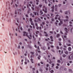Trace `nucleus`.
<instances>
[{
  "label": "nucleus",
  "instance_id": "obj_16",
  "mask_svg": "<svg viewBox=\"0 0 73 73\" xmlns=\"http://www.w3.org/2000/svg\"><path fill=\"white\" fill-rule=\"evenodd\" d=\"M38 33H39V31H36V34H38Z\"/></svg>",
  "mask_w": 73,
  "mask_h": 73
},
{
  "label": "nucleus",
  "instance_id": "obj_10",
  "mask_svg": "<svg viewBox=\"0 0 73 73\" xmlns=\"http://www.w3.org/2000/svg\"><path fill=\"white\" fill-rule=\"evenodd\" d=\"M33 13H34V14L35 15V16H36V15H37V13H36V12L35 11L33 12Z\"/></svg>",
  "mask_w": 73,
  "mask_h": 73
},
{
  "label": "nucleus",
  "instance_id": "obj_58",
  "mask_svg": "<svg viewBox=\"0 0 73 73\" xmlns=\"http://www.w3.org/2000/svg\"><path fill=\"white\" fill-rule=\"evenodd\" d=\"M35 48H37V46H36V45H35Z\"/></svg>",
  "mask_w": 73,
  "mask_h": 73
},
{
  "label": "nucleus",
  "instance_id": "obj_38",
  "mask_svg": "<svg viewBox=\"0 0 73 73\" xmlns=\"http://www.w3.org/2000/svg\"><path fill=\"white\" fill-rule=\"evenodd\" d=\"M57 62L58 63H60V60H58Z\"/></svg>",
  "mask_w": 73,
  "mask_h": 73
},
{
  "label": "nucleus",
  "instance_id": "obj_12",
  "mask_svg": "<svg viewBox=\"0 0 73 73\" xmlns=\"http://www.w3.org/2000/svg\"><path fill=\"white\" fill-rule=\"evenodd\" d=\"M40 13L41 15H42L43 14V12L42 11L40 10Z\"/></svg>",
  "mask_w": 73,
  "mask_h": 73
},
{
  "label": "nucleus",
  "instance_id": "obj_22",
  "mask_svg": "<svg viewBox=\"0 0 73 73\" xmlns=\"http://www.w3.org/2000/svg\"><path fill=\"white\" fill-rule=\"evenodd\" d=\"M29 20H30V22H32V19H31V18H30V19Z\"/></svg>",
  "mask_w": 73,
  "mask_h": 73
},
{
  "label": "nucleus",
  "instance_id": "obj_40",
  "mask_svg": "<svg viewBox=\"0 0 73 73\" xmlns=\"http://www.w3.org/2000/svg\"><path fill=\"white\" fill-rule=\"evenodd\" d=\"M65 13L66 15H67V14H68V11H66Z\"/></svg>",
  "mask_w": 73,
  "mask_h": 73
},
{
  "label": "nucleus",
  "instance_id": "obj_48",
  "mask_svg": "<svg viewBox=\"0 0 73 73\" xmlns=\"http://www.w3.org/2000/svg\"><path fill=\"white\" fill-rule=\"evenodd\" d=\"M12 2L11 3V4L12 5L13 4V0H12Z\"/></svg>",
  "mask_w": 73,
  "mask_h": 73
},
{
  "label": "nucleus",
  "instance_id": "obj_57",
  "mask_svg": "<svg viewBox=\"0 0 73 73\" xmlns=\"http://www.w3.org/2000/svg\"><path fill=\"white\" fill-rule=\"evenodd\" d=\"M34 21H35V23H37V21H36V20H34Z\"/></svg>",
  "mask_w": 73,
  "mask_h": 73
},
{
  "label": "nucleus",
  "instance_id": "obj_13",
  "mask_svg": "<svg viewBox=\"0 0 73 73\" xmlns=\"http://www.w3.org/2000/svg\"><path fill=\"white\" fill-rule=\"evenodd\" d=\"M52 68H53V66H54V64H52Z\"/></svg>",
  "mask_w": 73,
  "mask_h": 73
},
{
  "label": "nucleus",
  "instance_id": "obj_64",
  "mask_svg": "<svg viewBox=\"0 0 73 73\" xmlns=\"http://www.w3.org/2000/svg\"><path fill=\"white\" fill-rule=\"evenodd\" d=\"M28 31H29V32H30V29H28Z\"/></svg>",
  "mask_w": 73,
  "mask_h": 73
},
{
  "label": "nucleus",
  "instance_id": "obj_55",
  "mask_svg": "<svg viewBox=\"0 0 73 73\" xmlns=\"http://www.w3.org/2000/svg\"><path fill=\"white\" fill-rule=\"evenodd\" d=\"M55 8H57V5H55Z\"/></svg>",
  "mask_w": 73,
  "mask_h": 73
},
{
  "label": "nucleus",
  "instance_id": "obj_41",
  "mask_svg": "<svg viewBox=\"0 0 73 73\" xmlns=\"http://www.w3.org/2000/svg\"><path fill=\"white\" fill-rule=\"evenodd\" d=\"M50 33H51V34H53V31H50Z\"/></svg>",
  "mask_w": 73,
  "mask_h": 73
},
{
  "label": "nucleus",
  "instance_id": "obj_43",
  "mask_svg": "<svg viewBox=\"0 0 73 73\" xmlns=\"http://www.w3.org/2000/svg\"><path fill=\"white\" fill-rule=\"evenodd\" d=\"M54 5H53L52 7H51V8H52V9H54Z\"/></svg>",
  "mask_w": 73,
  "mask_h": 73
},
{
  "label": "nucleus",
  "instance_id": "obj_30",
  "mask_svg": "<svg viewBox=\"0 0 73 73\" xmlns=\"http://www.w3.org/2000/svg\"><path fill=\"white\" fill-rule=\"evenodd\" d=\"M54 72V71L53 70H52L51 71H50V72L51 73H53Z\"/></svg>",
  "mask_w": 73,
  "mask_h": 73
},
{
  "label": "nucleus",
  "instance_id": "obj_24",
  "mask_svg": "<svg viewBox=\"0 0 73 73\" xmlns=\"http://www.w3.org/2000/svg\"><path fill=\"white\" fill-rule=\"evenodd\" d=\"M65 54H68V51H66L65 52Z\"/></svg>",
  "mask_w": 73,
  "mask_h": 73
},
{
  "label": "nucleus",
  "instance_id": "obj_23",
  "mask_svg": "<svg viewBox=\"0 0 73 73\" xmlns=\"http://www.w3.org/2000/svg\"><path fill=\"white\" fill-rule=\"evenodd\" d=\"M68 42H69V43H70L71 44H72V43H71V42L70 41V40H68Z\"/></svg>",
  "mask_w": 73,
  "mask_h": 73
},
{
  "label": "nucleus",
  "instance_id": "obj_34",
  "mask_svg": "<svg viewBox=\"0 0 73 73\" xmlns=\"http://www.w3.org/2000/svg\"><path fill=\"white\" fill-rule=\"evenodd\" d=\"M31 8H32V9L33 10V11H35V9L34 8L31 7Z\"/></svg>",
  "mask_w": 73,
  "mask_h": 73
},
{
  "label": "nucleus",
  "instance_id": "obj_11",
  "mask_svg": "<svg viewBox=\"0 0 73 73\" xmlns=\"http://www.w3.org/2000/svg\"><path fill=\"white\" fill-rule=\"evenodd\" d=\"M60 37V34H57L56 35V37H57L58 38Z\"/></svg>",
  "mask_w": 73,
  "mask_h": 73
},
{
  "label": "nucleus",
  "instance_id": "obj_50",
  "mask_svg": "<svg viewBox=\"0 0 73 73\" xmlns=\"http://www.w3.org/2000/svg\"><path fill=\"white\" fill-rule=\"evenodd\" d=\"M40 70L41 72H42V69H40Z\"/></svg>",
  "mask_w": 73,
  "mask_h": 73
},
{
  "label": "nucleus",
  "instance_id": "obj_21",
  "mask_svg": "<svg viewBox=\"0 0 73 73\" xmlns=\"http://www.w3.org/2000/svg\"><path fill=\"white\" fill-rule=\"evenodd\" d=\"M51 51L54 53L55 52V51H54V50L53 49H52L51 50Z\"/></svg>",
  "mask_w": 73,
  "mask_h": 73
},
{
  "label": "nucleus",
  "instance_id": "obj_8",
  "mask_svg": "<svg viewBox=\"0 0 73 73\" xmlns=\"http://www.w3.org/2000/svg\"><path fill=\"white\" fill-rule=\"evenodd\" d=\"M36 1L37 2L36 3V5H38V2H39V1L38 0H36Z\"/></svg>",
  "mask_w": 73,
  "mask_h": 73
},
{
  "label": "nucleus",
  "instance_id": "obj_31",
  "mask_svg": "<svg viewBox=\"0 0 73 73\" xmlns=\"http://www.w3.org/2000/svg\"><path fill=\"white\" fill-rule=\"evenodd\" d=\"M33 37L34 38V40H36V39L35 38V36L33 35Z\"/></svg>",
  "mask_w": 73,
  "mask_h": 73
},
{
  "label": "nucleus",
  "instance_id": "obj_33",
  "mask_svg": "<svg viewBox=\"0 0 73 73\" xmlns=\"http://www.w3.org/2000/svg\"><path fill=\"white\" fill-rule=\"evenodd\" d=\"M35 24V26H36V27H38V24H37V23H36Z\"/></svg>",
  "mask_w": 73,
  "mask_h": 73
},
{
  "label": "nucleus",
  "instance_id": "obj_42",
  "mask_svg": "<svg viewBox=\"0 0 73 73\" xmlns=\"http://www.w3.org/2000/svg\"><path fill=\"white\" fill-rule=\"evenodd\" d=\"M71 60H73V56L72 55V56H71Z\"/></svg>",
  "mask_w": 73,
  "mask_h": 73
},
{
  "label": "nucleus",
  "instance_id": "obj_7",
  "mask_svg": "<svg viewBox=\"0 0 73 73\" xmlns=\"http://www.w3.org/2000/svg\"><path fill=\"white\" fill-rule=\"evenodd\" d=\"M65 31H66V33H68V32L67 31H68V29H67V28L65 27Z\"/></svg>",
  "mask_w": 73,
  "mask_h": 73
},
{
  "label": "nucleus",
  "instance_id": "obj_1",
  "mask_svg": "<svg viewBox=\"0 0 73 73\" xmlns=\"http://www.w3.org/2000/svg\"><path fill=\"white\" fill-rule=\"evenodd\" d=\"M23 33H24L23 36H27V37H28V38H29L30 40H31V38H32V35H31V34H30V37H29V36H28V33H26L25 31H23Z\"/></svg>",
  "mask_w": 73,
  "mask_h": 73
},
{
  "label": "nucleus",
  "instance_id": "obj_26",
  "mask_svg": "<svg viewBox=\"0 0 73 73\" xmlns=\"http://www.w3.org/2000/svg\"><path fill=\"white\" fill-rule=\"evenodd\" d=\"M49 60L50 61V62H49V63H50V64H51V63H52V61H51V60L50 59H49Z\"/></svg>",
  "mask_w": 73,
  "mask_h": 73
},
{
  "label": "nucleus",
  "instance_id": "obj_19",
  "mask_svg": "<svg viewBox=\"0 0 73 73\" xmlns=\"http://www.w3.org/2000/svg\"><path fill=\"white\" fill-rule=\"evenodd\" d=\"M46 49V47H44L43 48V50H45Z\"/></svg>",
  "mask_w": 73,
  "mask_h": 73
},
{
  "label": "nucleus",
  "instance_id": "obj_60",
  "mask_svg": "<svg viewBox=\"0 0 73 73\" xmlns=\"http://www.w3.org/2000/svg\"><path fill=\"white\" fill-rule=\"evenodd\" d=\"M27 62H29V60H27Z\"/></svg>",
  "mask_w": 73,
  "mask_h": 73
},
{
  "label": "nucleus",
  "instance_id": "obj_51",
  "mask_svg": "<svg viewBox=\"0 0 73 73\" xmlns=\"http://www.w3.org/2000/svg\"><path fill=\"white\" fill-rule=\"evenodd\" d=\"M56 69H58V66H56Z\"/></svg>",
  "mask_w": 73,
  "mask_h": 73
},
{
  "label": "nucleus",
  "instance_id": "obj_6",
  "mask_svg": "<svg viewBox=\"0 0 73 73\" xmlns=\"http://www.w3.org/2000/svg\"><path fill=\"white\" fill-rule=\"evenodd\" d=\"M50 38L51 39V41H53V37L52 36H50Z\"/></svg>",
  "mask_w": 73,
  "mask_h": 73
},
{
  "label": "nucleus",
  "instance_id": "obj_5",
  "mask_svg": "<svg viewBox=\"0 0 73 73\" xmlns=\"http://www.w3.org/2000/svg\"><path fill=\"white\" fill-rule=\"evenodd\" d=\"M44 33L45 34V36H46V37H47V36H48V34H47L46 32H45V31H44Z\"/></svg>",
  "mask_w": 73,
  "mask_h": 73
},
{
  "label": "nucleus",
  "instance_id": "obj_36",
  "mask_svg": "<svg viewBox=\"0 0 73 73\" xmlns=\"http://www.w3.org/2000/svg\"><path fill=\"white\" fill-rule=\"evenodd\" d=\"M49 43H50V44H53V42H49Z\"/></svg>",
  "mask_w": 73,
  "mask_h": 73
},
{
  "label": "nucleus",
  "instance_id": "obj_44",
  "mask_svg": "<svg viewBox=\"0 0 73 73\" xmlns=\"http://www.w3.org/2000/svg\"><path fill=\"white\" fill-rule=\"evenodd\" d=\"M39 6L40 7V8H41V7H42V5H39Z\"/></svg>",
  "mask_w": 73,
  "mask_h": 73
},
{
  "label": "nucleus",
  "instance_id": "obj_39",
  "mask_svg": "<svg viewBox=\"0 0 73 73\" xmlns=\"http://www.w3.org/2000/svg\"><path fill=\"white\" fill-rule=\"evenodd\" d=\"M27 8H29V6H28V5H27Z\"/></svg>",
  "mask_w": 73,
  "mask_h": 73
},
{
  "label": "nucleus",
  "instance_id": "obj_37",
  "mask_svg": "<svg viewBox=\"0 0 73 73\" xmlns=\"http://www.w3.org/2000/svg\"><path fill=\"white\" fill-rule=\"evenodd\" d=\"M59 45H60V46H61L62 45L61 43L60 42H59Z\"/></svg>",
  "mask_w": 73,
  "mask_h": 73
},
{
  "label": "nucleus",
  "instance_id": "obj_59",
  "mask_svg": "<svg viewBox=\"0 0 73 73\" xmlns=\"http://www.w3.org/2000/svg\"><path fill=\"white\" fill-rule=\"evenodd\" d=\"M44 12L45 13H47V11L46 10L44 11Z\"/></svg>",
  "mask_w": 73,
  "mask_h": 73
},
{
  "label": "nucleus",
  "instance_id": "obj_20",
  "mask_svg": "<svg viewBox=\"0 0 73 73\" xmlns=\"http://www.w3.org/2000/svg\"><path fill=\"white\" fill-rule=\"evenodd\" d=\"M62 56L63 57H66V55L64 54L62 55Z\"/></svg>",
  "mask_w": 73,
  "mask_h": 73
},
{
  "label": "nucleus",
  "instance_id": "obj_53",
  "mask_svg": "<svg viewBox=\"0 0 73 73\" xmlns=\"http://www.w3.org/2000/svg\"><path fill=\"white\" fill-rule=\"evenodd\" d=\"M58 40H59V41H61V39L60 38H59L58 39Z\"/></svg>",
  "mask_w": 73,
  "mask_h": 73
},
{
  "label": "nucleus",
  "instance_id": "obj_18",
  "mask_svg": "<svg viewBox=\"0 0 73 73\" xmlns=\"http://www.w3.org/2000/svg\"><path fill=\"white\" fill-rule=\"evenodd\" d=\"M51 16L52 17H54V16H53V13H51Z\"/></svg>",
  "mask_w": 73,
  "mask_h": 73
},
{
  "label": "nucleus",
  "instance_id": "obj_56",
  "mask_svg": "<svg viewBox=\"0 0 73 73\" xmlns=\"http://www.w3.org/2000/svg\"><path fill=\"white\" fill-rule=\"evenodd\" d=\"M45 4H47V2H46V0H45Z\"/></svg>",
  "mask_w": 73,
  "mask_h": 73
},
{
  "label": "nucleus",
  "instance_id": "obj_3",
  "mask_svg": "<svg viewBox=\"0 0 73 73\" xmlns=\"http://www.w3.org/2000/svg\"><path fill=\"white\" fill-rule=\"evenodd\" d=\"M36 29L37 30H38V29H40V30H41V27H36Z\"/></svg>",
  "mask_w": 73,
  "mask_h": 73
},
{
  "label": "nucleus",
  "instance_id": "obj_29",
  "mask_svg": "<svg viewBox=\"0 0 73 73\" xmlns=\"http://www.w3.org/2000/svg\"><path fill=\"white\" fill-rule=\"evenodd\" d=\"M40 57H41V56H39L38 57V60H40Z\"/></svg>",
  "mask_w": 73,
  "mask_h": 73
},
{
  "label": "nucleus",
  "instance_id": "obj_49",
  "mask_svg": "<svg viewBox=\"0 0 73 73\" xmlns=\"http://www.w3.org/2000/svg\"><path fill=\"white\" fill-rule=\"evenodd\" d=\"M64 27H66V25L65 24H63V25Z\"/></svg>",
  "mask_w": 73,
  "mask_h": 73
},
{
  "label": "nucleus",
  "instance_id": "obj_15",
  "mask_svg": "<svg viewBox=\"0 0 73 73\" xmlns=\"http://www.w3.org/2000/svg\"><path fill=\"white\" fill-rule=\"evenodd\" d=\"M69 72H71V73H72V70L71 69H69Z\"/></svg>",
  "mask_w": 73,
  "mask_h": 73
},
{
  "label": "nucleus",
  "instance_id": "obj_9",
  "mask_svg": "<svg viewBox=\"0 0 73 73\" xmlns=\"http://www.w3.org/2000/svg\"><path fill=\"white\" fill-rule=\"evenodd\" d=\"M68 50L69 51H71V50H72V48H71V47H69L68 48Z\"/></svg>",
  "mask_w": 73,
  "mask_h": 73
},
{
  "label": "nucleus",
  "instance_id": "obj_63",
  "mask_svg": "<svg viewBox=\"0 0 73 73\" xmlns=\"http://www.w3.org/2000/svg\"><path fill=\"white\" fill-rule=\"evenodd\" d=\"M51 48H53L54 47V46H53V45H51Z\"/></svg>",
  "mask_w": 73,
  "mask_h": 73
},
{
  "label": "nucleus",
  "instance_id": "obj_2",
  "mask_svg": "<svg viewBox=\"0 0 73 73\" xmlns=\"http://www.w3.org/2000/svg\"><path fill=\"white\" fill-rule=\"evenodd\" d=\"M58 20L60 21V22L61 24H63V22L62 21H61L60 20V17H59L58 18Z\"/></svg>",
  "mask_w": 73,
  "mask_h": 73
},
{
  "label": "nucleus",
  "instance_id": "obj_61",
  "mask_svg": "<svg viewBox=\"0 0 73 73\" xmlns=\"http://www.w3.org/2000/svg\"><path fill=\"white\" fill-rule=\"evenodd\" d=\"M61 4H59L58 5L59 7H61Z\"/></svg>",
  "mask_w": 73,
  "mask_h": 73
},
{
  "label": "nucleus",
  "instance_id": "obj_45",
  "mask_svg": "<svg viewBox=\"0 0 73 73\" xmlns=\"http://www.w3.org/2000/svg\"><path fill=\"white\" fill-rule=\"evenodd\" d=\"M20 29L21 31H22V30H23V28H22V27H20Z\"/></svg>",
  "mask_w": 73,
  "mask_h": 73
},
{
  "label": "nucleus",
  "instance_id": "obj_47",
  "mask_svg": "<svg viewBox=\"0 0 73 73\" xmlns=\"http://www.w3.org/2000/svg\"><path fill=\"white\" fill-rule=\"evenodd\" d=\"M56 48L57 49H59V47H58V46H57L56 47Z\"/></svg>",
  "mask_w": 73,
  "mask_h": 73
},
{
  "label": "nucleus",
  "instance_id": "obj_25",
  "mask_svg": "<svg viewBox=\"0 0 73 73\" xmlns=\"http://www.w3.org/2000/svg\"><path fill=\"white\" fill-rule=\"evenodd\" d=\"M30 53L31 54H34V52H30Z\"/></svg>",
  "mask_w": 73,
  "mask_h": 73
},
{
  "label": "nucleus",
  "instance_id": "obj_17",
  "mask_svg": "<svg viewBox=\"0 0 73 73\" xmlns=\"http://www.w3.org/2000/svg\"><path fill=\"white\" fill-rule=\"evenodd\" d=\"M31 61L32 62V63L33 64V59H32V58H31Z\"/></svg>",
  "mask_w": 73,
  "mask_h": 73
},
{
  "label": "nucleus",
  "instance_id": "obj_54",
  "mask_svg": "<svg viewBox=\"0 0 73 73\" xmlns=\"http://www.w3.org/2000/svg\"><path fill=\"white\" fill-rule=\"evenodd\" d=\"M66 18L67 19H68L69 18V17H68V16H66Z\"/></svg>",
  "mask_w": 73,
  "mask_h": 73
},
{
  "label": "nucleus",
  "instance_id": "obj_52",
  "mask_svg": "<svg viewBox=\"0 0 73 73\" xmlns=\"http://www.w3.org/2000/svg\"><path fill=\"white\" fill-rule=\"evenodd\" d=\"M37 49H38V50H40V48H39V46H38Z\"/></svg>",
  "mask_w": 73,
  "mask_h": 73
},
{
  "label": "nucleus",
  "instance_id": "obj_27",
  "mask_svg": "<svg viewBox=\"0 0 73 73\" xmlns=\"http://www.w3.org/2000/svg\"><path fill=\"white\" fill-rule=\"evenodd\" d=\"M48 40H50V39H49V38H48V39H45V41H48Z\"/></svg>",
  "mask_w": 73,
  "mask_h": 73
},
{
  "label": "nucleus",
  "instance_id": "obj_62",
  "mask_svg": "<svg viewBox=\"0 0 73 73\" xmlns=\"http://www.w3.org/2000/svg\"><path fill=\"white\" fill-rule=\"evenodd\" d=\"M46 66H47V67H49V64H47L46 65Z\"/></svg>",
  "mask_w": 73,
  "mask_h": 73
},
{
  "label": "nucleus",
  "instance_id": "obj_4",
  "mask_svg": "<svg viewBox=\"0 0 73 73\" xmlns=\"http://www.w3.org/2000/svg\"><path fill=\"white\" fill-rule=\"evenodd\" d=\"M35 9L36 11H39V10L40 9L39 8L37 7H35Z\"/></svg>",
  "mask_w": 73,
  "mask_h": 73
},
{
  "label": "nucleus",
  "instance_id": "obj_14",
  "mask_svg": "<svg viewBox=\"0 0 73 73\" xmlns=\"http://www.w3.org/2000/svg\"><path fill=\"white\" fill-rule=\"evenodd\" d=\"M31 22V24L32 25H34V24H33V22Z\"/></svg>",
  "mask_w": 73,
  "mask_h": 73
},
{
  "label": "nucleus",
  "instance_id": "obj_32",
  "mask_svg": "<svg viewBox=\"0 0 73 73\" xmlns=\"http://www.w3.org/2000/svg\"><path fill=\"white\" fill-rule=\"evenodd\" d=\"M67 45L68 46H71V44H67Z\"/></svg>",
  "mask_w": 73,
  "mask_h": 73
},
{
  "label": "nucleus",
  "instance_id": "obj_28",
  "mask_svg": "<svg viewBox=\"0 0 73 73\" xmlns=\"http://www.w3.org/2000/svg\"><path fill=\"white\" fill-rule=\"evenodd\" d=\"M68 21V19H66L64 20V22H66V21Z\"/></svg>",
  "mask_w": 73,
  "mask_h": 73
},
{
  "label": "nucleus",
  "instance_id": "obj_35",
  "mask_svg": "<svg viewBox=\"0 0 73 73\" xmlns=\"http://www.w3.org/2000/svg\"><path fill=\"white\" fill-rule=\"evenodd\" d=\"M68 59H69V60H71V59L70 58V56H68Z\"/></svg>",
  "mask_w": 73,
  "mask_h": 73
},
{
  "label": "nucleus",
  "instance_id": "obj_46",
  "mask_svg": "<svg viewBox=\"0 0 73 73\" xmlns=\"http://www.w3.org/2000/svg\"><path fill=\"white\" fill-rule=\"evenodd\" d=\"M54 19L53 18L52 19L51 21H54Z\"/></svg>",
  "mask_w": 73,
  "mask_h": 73
}]
</instances>
